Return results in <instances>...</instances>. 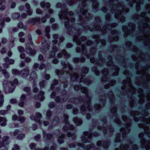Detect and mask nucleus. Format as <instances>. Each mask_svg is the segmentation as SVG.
Masks as SVG:
<instances>
[{
  "label": "nucleus",
  "mask_w": 150,
  "mask_h": 150,
  "mask_svg": "<svg viewBox=\"0 0 150 150\" xmlns=\"http://www.w3.org/2000/svg\"><path fill=\"white\" fill-rule=\"evenodd\" d=\"M112 4L111 11L112 13H114L116 11H117L115 15V17L117 19H118L120 17L121 15L124 11L125 10L126 13L129 11V9L128 8H126L125 9V6L123 2H118L117 5L114 4Z\"/></svg>",
  "instance_id": "f257e3e1"
},
{
  "label": "nucleus",
  "mask_w": 150,
  "mask_h": 150,
  "mask_svg": "<svg viewBox=\"0 0 150 150\" xmlns=\"http://www.w3.org/2000/svg\"><path fill=\"white\" fill-rule=\"evenodd\" d=\"M19 84L17 79L15 78L13 81L5 80L3 82V86L6 93H12L14 91L16 86Z\"/></svg>",
  "instance_id": "f03ea898"
},
{
  "label": "nucleus",
  "mask_w": 150,
  "mask_h": 150,
  "mask_svg": "<svg viewBox=\"0 0 150 150\" xmlns=\"http://www.w3.org/2000/svg\"><path fill=\"white\" fill-rule=\"evenodd\" d=\"M69 98V96L67 93L62 94L60 96H57L54 99L56 103H63L65 102Z\"/></svg>",
  "instance_id": "7ed1b4c3"
},
{
  "label": "nucleus",
  "mask_w": 150,
  "mask_h": 150,
  "mask_svg": "<svg viewBox=\"0 0 150 150\" xmlns=\"http://www.w3.org/2000/svg\"><path fill=\"white\" fill-rule=\"evenodd\" d=\"M63 57L65 59H68L71 57V55L65 49H63L57 54V57L58 58H61Z\"/></svg>",
  "instance_id": "20e7f679"
},
{
  "label": "nucleus",
  "mask_w": 150,
  "mask_h": 150,
  "mask_svg": "<svg viewBox=\"0 0 150 150\" xmlns=\"http://www.w3.org/2000/svg\"><path fill=\"white\" fill-rule=\"evenodd\" d=\"M68 14V9L64 8L62 9L59 12L58 15L59 18L61 20L64 19L65 20H68L69 18L67 16Z\"/></svg>",
  "instance_id": "39448f33"
},
{
  "label": "nucleus",
  "mask_w": 150,
  "mask_h": 150,
  "mask_svg": "<svg viewBox=\"0 0 150 150\" xmlns=\"http://www.w3.org/2000/svg\"><path fill=\"white\" fill-rule=\"evenodd\" d=\"M84 76L83 75H81V77L79 79V83L83 82L84 84L87 86L91 84L92 83V81L90 79L91 77L88 76L84 78Z\"/></svg>",
  "instance_id": "423d86ee"
},
{
  "label": "nucleus",
  "mask_w": 150,
  "mask_h": 150,
  "mask_svg": "<svg viewBox=\"0 0 150 150\" xmlns=\"http://www.w3.org/2000/svg\"><path fill=\"white\" fill-rule=\"evenodd\" d=\"M87 9H85L83 8H81L80 9V12L83 15H86L85 18L86 21H89L92 19V15L89 13L87 12Z\"/></svg>",
  "instance_id": "0eeeda50"
},
{
  "label": "nucleus",
  "mask_w": 150,
  "mask_h": 150,
  "mask_svg": "<svg viewBox=\"0 0 150 150\" xmlns=\"http://www.w3.org/2000/svg\"><path fill=\"white\" fill-rule=\"evenodd\" d=\"M41 18L40 17H36L29 19L27 23L29 24L32 25H34L37 23L40 24L41 22Z\"/></svg>",
  "instance_id": "6e6552de"
},
{
  "label": "nucleus",
  "mask_w": 150,
  "mask_h": 150,
  "mask_svg": "<svg viewBox=\"0 0 150 150\" xmlns=\"http://www.w3.org/2000/svg\"><path fill=\"white\" fill-rule=\"evenodd\" d=\"M143 20H141L139 22V30L142 32L144 31L145 28H149V25L146 23H144Z\"/></svg>",
  "instance_id": "1a4fd4ad"
},
{
  "label": "nucleus",
  "mask_w": 150,
  "mask_h": 150,
  "mask_svg": "<svg viewBox=\"0 0 150 150\" xmlns=\"http://www.w3.org/2000/svg\"><path fill=\"white\" fill-rule=\"evenodd\" d=\"M45 94V92L43 91L40 90L39 91L37 95H33V96H34V97H32V98L35 99L37 98H40V101H42L44 100L45 98V97L44 96Z\"/></svg>",
  "instance_id": "9d476101"
},
{
  "label": "nucleus",
  "mask_w": 150,
  "mask_h": 150,
  "mask_svg": "<svg viewBox=\"0 0 150 150\" xmlns=\"http://www.w3.org/2000/svg\"><path fill=\"white\" fill-rule=\"evenodd\" d=\"M110 100V103L113 104L115 102V97L114 93L112 91L108 92L106 95Z\"/></svg>",
  "instance_id": "9b49d317"
},
{
  "label": "nucleus",
  "mask_w": 150,
  "mask_h": 150,
  "mask_svg": "<svg viewBox=\"0 0 150 150\" xmlns=\"http://www.w3.org/2000/svg\"><path fill=\"white\" fill-rule=\"evenodd\" d=\"M30 72V70L28 68H25L20 71V75L22 77L25 78L29 75Z\"/></svg>",
  "instance_id": "f8f14e48"
},
{
  "label": "nucleus",
  "mask_w": 150,
  "mask_h": 150,
  "mask_svg": "<svg viewBox=\"0 0 150 150\" xmlns=\"http://www.w3.org/2000/svg\"><path fill=\"white\" fill-rule=\"evenodd\" d=\"M82 99L81 97L78 98L72 97L69 99V101L75 104H78L82 102Z\"/></svg>",
  "instance_id": "ddd939ff"
},
{
  "label": "nucleus",
  "mask_w": 150,
  "mask_h": 150,
  "mask_svg": "<svg viewBox=\"0 0 150 150\" xmlns=\"http://www.w3.org/2000/svg\"><path fill=\"white\" fill-rule=\"evenodd\" d=\"M128 26L129 27L128 32L130 34H132L135 31L136 28V25L135 24L129 22L128 24Z\"/></svg>",
  "instance_id": "4468645a"
},
{
  "label": "nucleus",
  "mask_w": 150,
  "mask_h": 150,
  "mask_svg": "<svg viewBox=\"0 0 150 150\" xmlns=\"http://www.w3.org/2000/svg\"><path fill=\"white\" fill-rule=\"evenodd\" d=\"M139 58L141 59V61H147L150 59V56L147 53H141L139 55Z\"/></svg>",
  "instance_id": "2eb2a0df"
},
{
  "label": "nucleus",
  "mask_w": 150,
  "mask_h": 150,
  "mask_svg": "<svg viewBox=\"0 0 150 150\" xmlns=\"http://www.w3.org/2000/svg\"><path fill=\"white\" fill-rule=\"evenodd\" d=\"M23 90L24 91L27 93V95L28 96L32 98L34 97L31 91V88L30 87L26 86L23 88Z\"/></svg>",
  "instance_id": "dca6fc26"
},
{
  "label": "nucleus",
  "mask_w": 150,
  "mask_h": 150,
  "mask_svg": "<svg viewBox=\"0 0 150 150\" xmlns=\"http://www.w3.org/2000/svg\"><path fill=\"white\" fill-rule=\"evenodd\" d=\"M26 52L30 54L31 56H34L36 53V52L35 49H32L30 46H26Z\"/></svg>",
  "instance_id": "f3484780"
},
{
  "label": "nucleus",
  "mask_w": 150,
  "mask_h": 150,
  "mask_svg": "<svg viewBox=\"0 0 150 150\" xmlns=\"http://www.w3.org/2000/svg\"><path fill=\"white\" fill-rule=\"evenodd\" d=\"M50 47V45L48 43H45L44 45H43V46L41 47L40 48L41 51L43 54H45L49 50Z\"/></svg>",
  "instance_id": "a211bd4d"
},
{
  "label": "nucleus",
  "mask_w": 150,
  "mask_h": 150,
  "mask_svg": "<svg viewBox=\"0 0 150 150\" xmlns=\"http://www.w3.org/2000/svg\"><path fill=\"white\" fill-rule=\"evenodd\" d=\"M38 77V75L36 72L35 71H32L30 75L29 78V80L30 81L33 80V81L35 82V79Z\"/></svg>",
  "instance_id": "6ab92c4d"
},
{
  "label": "nucleus",
  "mask_w": 150,
  "mask_h": 150,
  "mask_svg": "<svg viewBox=\"0 0 150 150\" xmlns=\"http://www.w3.org/2000/svg\"><path fill=\"white\" fill-rule=\"evenodd\" d=\"M76 127L74 125H69L68 127L67 126H64L62 128V130L64 131H67L68 130L74 131L75 130Z\"/></svg>",
  "instance_id": "aec40b11"
},
{
  "label": "nucleus",
  "mask_w": 150,
  "mask_h": 150,
  "mask_svg": "<svg viewBox=\"0 0 150 150\" xmlns=\"http://www.w3.org/2000/svg\"><path fill=\"white\" fill-rule=\"evenodd\" d=\"M73 120L74 123L77 126H80L83 123L82 120L77 117H74Z\"/></svg>",
  "instance_id": "412c9836"
},
{
  "label": "nucleus",
  "mask_w": 150,
  "mask_h": 150,
  "mask_svg": "<svg viewBox=\"0 0 150 150\" xmlns=\"http://www.w3.org/2000/svg\"><path fill=\"white\" fill-rule=\"evenodd\" d=\"M106 94L105 93L100 95L99 97V100L102 101V105L103 106H104L105 105L106 103Z\"/></svg>",
  "instance_id": "4be33fe9"
},
{
  "label": "nucleus",
  "mask_w": 150,
  "mask_h": 150,
  "mask_svg": "<svg viewBox=\"0 0 150 150\" xmlns=\"http://www.w3.org/2000/svg\"><path fill=\"white\" fill-rule=\"evenodd\" d=\"M149 35H144V36L141 35L137 37V39L138 40H142L143 39L144 45L145 46H146L148 45V44L146 42L145 40L147 38H149Z\"/></svg>",
  "instance_id": "5701e85b"
},
{
  "label": "nucleus",
  "mask_w": 150,
  "mask_h": 150,
  "mask_svg": "<svg viewBox=\"0 0 150 150\" xmlns=\"http://www.w3.org/2000/svg\"><path fill=\"white\" fill-rule=\"evenodd\" d=\"M7 120L5 117H0V125L5 126L6 125Z\"/></svg>",
  "instance_id": "b1692460"
},
{
  "label": "nucleus",
  "mask_w": 150,
  "mask_h": 150,
  "mask_svg": "<svg viewBox=\"0 0 150 150\" xmlns=\"http://www.w3.org/2000/svg\"><path fill=\"white\" fill-rule=\"evenodd\" d=\"M89 68L87 67H82L81 70V75L87 74L89 72Z\"/></svg>",
  "instance_id": "393cba45"
},
{
  "label": "nucleus",
  "mask_w": 150,
  "mask_h": 150,
  "mask_svg": "<svg viewBox=\"0 0 150 150\" xmlns=\"http://www.w3.org/2000/svg\"><path fill=\"white\" fill-rule=\"evenodd\" d=\"M70 76L71 79L73 81H76L79 77L78 74L76 72L71 74H70Z\"/></svg>",
  "instance_id": "a878e982"
},
{
  "label": "nucleus",
  "mask_w": 150,
  "mask_h": 150,
  "mask_svg": "<svg viewBox=\"0 0 150 150\" xmlns=\"http://www.w3.org/2000/svg\"><path fill=\"white\" fill-rule=\"evenodd\" d=\"M40 6L43 8L45 7L47 8H49L51 4L49 2H46L43 1L40 3Z\"/></svg>",
  "instance_id": "bb28decb"
},
{
  "label": "nucleus",
  "mask_w": 150,
  "mask_h": 150,
  "mask_svg": "<svg viewBox=\"0 0 150 150\" xmlns=\"http://www.w3.org/2000/svg\"><path fill=\"white\" fill-rule=\"evenodd\" d=\"M59 81L56 79H54L52 82V83L51 85L50 88L52 90H53L55 88V86H57L59 84Z\"/></svg>",
  "instance_id": "cd10ccee"
},
{
  "label": "nucleus",
  "mask_w": 150,
  "mask_h": 150,
  "mask_svg": "<svg viewBox=\"0 0 150 150\" xmlns=\"http://www.w3.org/2000/svg\"><path fill=\"white\" fill-rule=\"evenodd\" d=\"M4 62L10 64H14L15 61L14 59H10L8 57H6L4 59Z\"/></svg>",
  "instance_id": "c85d7f7f"
},
{
  "label": "nucleus",
  "mask_w": 150,
  "mask_h": 150,
  "mask_svg": "<svg viewBox=\"0 0 150 150\" xmlns=\"http://www.w3.org/2000/svg\"><path fill=\"white\" fill-rule=\"evenodd\" d=\"M63 123L65 124H68L69 123V115L66 114H64L63 115Z\"/></svg>",
  "instance_id": "c756f323"
},
{
  "label": "nucleus",
  "mask_w": 150,
  "mask_h": 150,
  "mask_svg": "<svg viewBox=\"0 0 150 150\" xmlns=\"http://www.w3.org/2000/svg\"><path fill=\"white\" fill-rule=\"evenodd\" d=\"M113 69H115L116 71L114 72L112 74V76H117L119 74L118 71L119 70V68L117 66H114L112 67Z\"/></svg>",
  "instance_id": "7c9ffc66"
},
{
  "label": "nucleus",
  "mask_w": 150,
  "mask_h": 150,
  "mask_svg": "<svg viewBox=\"0 0 150 150\" xmlns=\"http://www.w3.org/2000/svg\"><path fill=\"white\" fill-rule=\"evenodd\" d=\"M2 73L4 75L5 78L8 79L10 77V74L7 71V70L5 69H3L2 70Z\"/></svg>",
  "instance_id": "2f4dec72"
},
{
  "label": "nucleus",
  "mask_w": 150,
  "mask_h": 150,
  "mask_svg": "<svg viewBox=\"0 0 150 150\" xmlns=\"http://www.w3.org/2000/svg\"><path fill=\"white\" fill-rule=\"evenodd\" d=\"M59 118L57 117H54L53 118L52 121V124L54 126H55L59 123Z\"/></svg>",
  "instance_id": "473e14b6"
},
{
  "label": "nucleus",
  "mask_w": 150,
  "mask_h": 150,
  "mask_svg": "<svg viewBox=\"0 0 150 150\" xmlns=\"http://www.w3.org/2000/svg\"><path fill=\"white\" fill-rule=\"evenodd\" d=\"M39 91V88L36 86V84L35 82H34L33 85V92L34 93L36 94Z\"/></svg>",
  "instance_id": "72a5a7b5"
},
{
  "label": "nucleus",
  "mask_w": 150,
  "mask_h": 150,
  "mask_svg": "<svg viewBox=\"0 0 150 150\" xmlns=\"http://www.w3.org/2000/svg\"><path fill=\"white\" fill-rule=\"evenodd\" d=\"M46 81L43 80L40 81L39 83V85L40 89L45 88L46 85Z\"/></svg>",
  "instance_id": "f704fd0d"
},
{
  "label": "nucleus",
  "mask_w": 150,
  "mask_h": 150,
  "mask_svg": "<svg viewBox=\"0 0 150 150\" xmlns=\"http://www.w3.org/2000/svg\"><path fill=\"white\" fill-rule=\"evenodd\" d=\"M69 19L68 20H67V21H65L64 23V24L65 27L67 29V30H69L71 31L72 30V28L69 24Z\"/></svg>",
  "instance_id": "c9c22d12"
},
{
  "label": "nucleus",
  "mask_w": 150,
  "mask_h": 150,
  "mask_svg": "<svg viewBox=\"0 0 150 150\" xmlns=\"http://www.w3.org/2000/svg\"><path fill=\"white\" fill-rule=\"evenodd\" d=\"M137 92L139 93L138 96L140 98H144V94H143V91L141 88L138 89Z\"/></svg>",
  "instance_id": "e433bc0d"
},
{
  "label": "nucleus",
  "mask_w": 150,
  "mask_h": 150,
  "mask_svg": "<svg viewBox=\"0 0 150 150\" xmlns=\"http://www.w3.org/2000/svg\"><path fill=\"white\" fill-rule=\"evenodd\" d=\"M20 16V13H19L15 12L13 13L11 17L13 19H16L18 18Z\"/></svg>",
  "instance_id": "4c0bfd02"
},
{
  "label": "nucleus",
  "mask_w": 150,
  "mask_h": 150,
  "mask_svg": "<svg viewBox=\"0 0 150 150\" xmlns=\"http://www.w3.org/2000/svg\"><path fill=\"white\" fill-rule=\"evenodd\" d=\"M4 97L3 95L1 94V92L0 91V107L2 106L4 103Z\"/></svg>",
  "instance_id": "58836bf2"
},
{
  "label": "nucleus",
  "mask_w": 150,
  "mask_h": 150,
  "mask_svg": "<svg viewBox=\"0 0 150 150\" xmlns=\"http://www.w3.org/2000/svg\"><path fill=\"white\" fill-rule=\"evenodd\" d=\"M107 125H105V124H103L102 126H99L97 127V129L98 130H104L105 131L106 129V127Z\"/></svg>",
  "instance_id": "ea45409f"
},
{
  "label": "nucleus",
  "mask_w": 150,
  "mask_h": 150,
  "mask_svg": "<svg viewBox=\"0 0 150 150\" xmlns=\"http://www.w3.org/2000/svg\"><path fill=\"white\" fill-rule=\"evenodd\" d=\"M81 47L82 53L85 54H86L87 52V50L85 46L83 44H82Z\"/></svg>",
  "instance_id": "a19ab883"
},
{
  "label": "nucleus",
  "mask_w": 150,
  "mask_h": 150,
  "mask_svg": "<svg viewBox=\"0 0 150 150\" xmlns=\"http://www.w3.org/2000/svg\"><path fill=\"white\" fill-rule=\"evenodd\" d=\"M92 71L94 72L97 75H98L100 74V72L97 69V68L96 67H93L91 69Z\"/></svg>",
  "instance_id": "79ce46f5"
},
{
  "label": "nucleus",
  "mask_w": 150,
  "mask_h": 150,
  "mask_svg": "<svg viewBox=\"0 0 150 150\" xmlns=\"http://www.w3.org/2000/svg\"><path fill=\"white\" fill-rule=\"evenodd\" d=\"M55 72L58 76H62L64 74L63 70L57 69L55 70Z\"/></svg>",
  "instance_id": "37998d69"
},
{
  "label": "nucleus",
  "mask_w": 150,
  "mask_h": 150,
  "mask_svg": "<svg viewBox=\"0 0 150 150\" xmlns=\"http://www.w3.org/2000/svg\"><path fill=\"white\" fill-rule=\"evenodd\" d=\"M12 73L13 75H19L20 74V71L17 69H13L12 70Z\"/></svg>",
  "instance_id": "c03bdc74"
},
{
  "label": "nucleus",
  "mask_w": 150,
  "mask_h": 150,
  "mask_svg": "<svg viewBox=\"0 0 150 150\" xmlns=\"http://www.w3.org/2000/svg\"><path fill=\"white\" fill-rule=\"evenodd\" d=\"M101 72L103 76H107L108 74V69L104 68L101 71Z\"/></svg>",
  "instance_id": "a18cd8bd"
},
{
  "label": "nucleus",
  "mask_w": 150,
  "mask_h": 150,
  "mask_svg": "<svg viewBox=\"0 0 150 150\" xmlns=\"http://www.w3.org/2000/svg\"><path fill=\"white\" fill-rule=\"evenodd\" d=\"M26 120V118L24 116H19L18 121L21 124L24 123Z\"/></svg>",
  "instance_id": "49530a36"
},
{
  "label": "nucleus",
  "mask_w": 150,
  "mask_h": 150,
  "mask_svg": "<svg viewBox=\"0 0 150 150\" xmlns=\"http://www.w3.org/2000/svg\"><path fill=\"white\" fill-rule=\"evenodd\" d=\"M86 97L88 99V100L86 101V103L89 104L91 103V96H89L88 94V92L86 93H85Z\"/></svg>",
  "instance_id": "de8ad7c7"
},
{
  "label": "nucleus",
  "mask_w": 150,
  "mask_h": 150,
  "mask_svg": "<svg viewBox=\"0 0 150 150\" xmlns=\"http://www.w3.org/2000/svg\"><path fill=\"white\" fill-rule=\"evenodd\" d=\"M100 80L101 82L104 83L108 81V78L107 76H103Z\"/></svg>",
  "instance_id": "09e8293b"
},
{
  "label": "nucleus",
  "mask_w": 150,
  "mask_h": 150,
  "mask_svg": "<svg viewBox=\"0 0 150 150\" xmlns=\"http://www.w3.org/2000/svg\"><path fill=\"white\" fill-rule=\"evenodd\" d=\"M80 89L81 92L85 94L88 93V89L86 87H82L81 86Z\"/></svg>",
  "instance_id": "8fccbe9b"
},
{
  "label": "nucleus",
  "mask_w": 150,
  "mask_h": 150,
  "mask_svg": "<svg viewBox=\"0 0 150 150\" xmlns=\"http://www.w3.org/2000/svg\"><path fill=\"white\" fill-rule=\"evenodd\" d=\"M96 47H93L91 48L89 50V52L91 55L95 54L96 51Z\"/></svg>",
  "instance_id": "3c124183"
},
{
  "label": "nucleus",
  "mask_w": 150,
  "mask_h": 150,
  "mask_svg": "<svg viewBox=\"0 0 150 150\" xmlns=\"http://www.w3.org/2000/svg\"><path fill=\"white\" fill-rule=\"evenodd\" d=\"M101 106L100 104L96 103L95 104L94 106V108L96 110H99L101 108Z\"/></svg>",
  "instance_id": "603ef678"
},
{
  "label": "nucleus",
  "mask_w": 150,
  "mask_h": 150,
  "mask_svg": "<svg viewBox=\"0 0 150 150\" xmlns=\"http://www.w3.org/2000/svg\"><path fill=\"white\" fill-rule=\"evenodd\" d=\"M130 88L128 91L130 92L131 93H134L136 92L135 89L132 86V85L131 86H129Z\"/></svg>",
  "instance_id": "864d4df0"
},
{
  "label": "nucleus",
  "mask_w": 150,
  "mask_h": 150,
  "mask_svg": "<svg viewBox=\"0 0 150 150\" xmlns=\"http://www.w3.org/2000/svg\"><path fill=\"white\" fill-rule=\"evenodd\" d=\"M122 119L124 121L126 122L127 121H128L129 122H132V120L131 119H129L127 116L125 115H123L122 117Z\"/></svg>",
  "instance_id": "5fc2aeb1"
},
{
  "label": "nucleus",
  "mask_w": 150,
  "mask_h": 150,
  "mask_svg": "<svg viewBox=\"0 0 150 150\" xmlns=\"http://www.w3.org/2000/svg\"><path fill=\"white\" fill-rule=\"evenodd\" d=\"M79 1H82L81 5L83 7H86L87 6V1L89 0H78Z\"/></svg>",
  "instance_id": "6e6d98bb"
},
{
  "label": "nucleus",
  "mask_w": 150,
  "mask_h": 150,
  "mask_svg": "<svg viewBox=\"0 0 150 150\" xmlns=\"http://www.w3.org/2000/svg\"><path fill=\"white\" fill-rule=\"evenodd\" d=\"M84 135L85 136H88V138L91 139L92 137V135L90 132H84Z\"/></svg>",
  "instance_id": "4d7b16f0"
},
{
  "label": "nucleus",
  "mask_w": 150,
  "mask_h": 150,
  "mask_svg": "<svg viewBox=\"0 0 150 150\" xmlns=\"http://www.w3.org/2000/svg\"><path fill=\"white\" fill-rule=\"evenodd\" d=\"M100 120L101 121L103 122V124H105V125H107V120L106 117H101L100 118Z\"/></svg>",
  "instance_id": "13d9d810"
},
{
  "label": "nucleus",
  "mask_w": 150,
  "mask_h": 150,
  "mask_svg": "<svg viewBox=\"0 0 150 150\" xmlns=\"http://www.w3.org/2000/svg\"><path fill=\"white\" fill-rule=\"evenodd\" d=\"M26 12L27 14L29 16H31L33 13L32 9L30 8L28 9H26Z\"/></svg>",
  "instance_id": "bf43d9fd"
},
{
  "label": "nucleus",
  "mask_w": 150,
  "mask_h": 150,
  "mask_svg": "<svg viewBox=\"0 0 150 150\" xmlns=\"http://www.w3.org/2000/svg\"><path fill=\"white\" fill-rule=\"evenodd\" d=\"M76 3L77 2V1H76L75 0H69L67 2V4L70 6H71L73 4L75 3Z\"/></svg>",
  "instance_id": "052dcab7"
},
{
  "label": "nucleus",
  "mask_w": 150,
  "mask_h": 150,
  "mask_svg": "<svg viewBox=\"0 0 150 150\" xmlns=\"http://www.w3.org/2000/svg\"><path fill=\"white\" fill-rule=\"evenodd\" d=\"M129 146L127 145H122L120 146V150H126L128 148Z\"/></svg>",
  "instance_id": "680f3d73"
},
{
  "label": "nucleus",
  "mask_w": 150,
  "mask_h": 150,
  "mask_svg": "<svg viewBox=\"0 0 150 150\" xmlns=\"http://www.w3.org/2000/svg\"><path fill=\"white\" fill-rule=\"evenodd\" d=\"M119 37L117 35H115L113 38H110V41H117L119 40Z\"/></svg>",
  "instance_id": "e2e57ef3"
},
{
  "label": "nucleus",
  "mask_w": 150,
  "mask_h": 150,
  "mask_svg": "<svg viewBox=\"0 0 150 150\" xmlns=\"http://www.w3.org/2000/svg\"><path fill=\"white\" fill-rule=\"evenodd\" d=\"M142 83L144 88H148L149 87V85L147 81L146 80H143L142 82Z\"/></svg>",
  "instance_id": "0e129e2a"
},
{
  "label": "nucleus",
  "mask_w": 150,
  "mask_h": 150,
  "mask_svg": "<svg viewBox=\"0 0 150 150\" xmlns=\"http://www.w3.org/2000/svg\"><path fill=\"white\" fill-rule=\"evenodd\" d=\"M55 55V53L54 51H51L50 52V54L49 56V58H51L54 57Z\"/></svg>",
  "instance_id": "69168bd1"
},
{
  "label": "nucleus",
  "mask_w": 150,
  "mask_h": 150,
  "mask_svg": "<svg viewBox=\"0 0 150 150\" xmlns=\"http://www.w3.org/2000/svg\"><path fill=\"white\" fill-rule=\"evenodd\" d=\"M35 117L37 120L40 119L42 117L41 114L38 112L35 113Z\"/></svg>",
  "instance_id": "338daca9"
},
{
  "label": "nucleus",
  "mask_w": 150,
  "mask_h": 150,
  "mask_svg": "<svg viewBox=\"0 0 150 150\" xmlns=\"http://www.w3.org/2000/svg\"><path fill=\"white\" fill-rule=\"evenodd\" d=\"M92 3V6L93 8L96 9L98 7L99 4L98 1H96L95 2H93Z\"/></svg>",
  "instance_id": "774afa93"
}]
</instances>
